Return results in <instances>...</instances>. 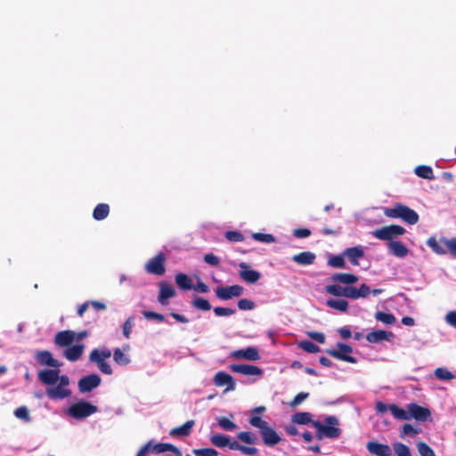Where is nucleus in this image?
Instances as JSON below:
<instances>
[{"label":"nucleus","mask_w":456,"mask_h":456,"mask_svg":"<svg viewBox=\"0 0 456 456\" xmlns=\"http://www.w3.org/2000/svg\"><path fill=\"white\" fill-rule=\"evenodd\" d=\"M312 425L316 428L317 437L320 440L323 437L337 438L341 434V430L338 428V419L335 416H329L325 418L324 423L313 421Z\"/></svg>","instance_id":"nucleus-1"},{"label":"nucleus","mask_w":456,"mask_h":456,"mask_svg":"<svg viewBox=\"0 0 456 456\" xmlns=\"http://www.w3.org/2000/svg\"><path fill=\"white\" fill-rule=\"evenodd\" d=\"M427 245L437 255L450 254L456 257V237L445 238L430 237L427 240Z\"/></svg>","instance_id":"nucleus-2"},{"label":"nucleus","mask_w":456,"mask_h":456,"mask_svg":"<svg viewBox=\"0 0 456 456\" xmlns=\"http://www.w3.org/2000/svg\"><path fill=\"white\" fill-rule=\"evenodd\" d=\"M384 214L390 218H401L410 224H415L419 221L417 212L402 204H395L393 208H385Z\"/></svg>","instance_id":"nucleus-3"},{"label":"nucleus","mask_w":456,"mask_h":456,"mask_svg":"<svg viewBox=\"0 0 456 456\" xmlns=\"http://www.w3.org/2000/svg\"><path fill=\"white\" fill-rule=\"evenodd\" d=\"M69 379L68 376H61L57 386L51 387L46 389V395L50 399L61 400L70 395L71 391L69 388Z\"/></svg>","instance_id":"nucleus-4"},{"label":"nucleus","mask_w":456,"mask_h":456,"mask_svg":"<svg viewBox=\"0 0 456 456\" xmlns=\"http://www.w3.org/2000/svg\"><path fill=\"white\" fill-rule=\"evenodd\" d=\"M405 229L403 226L391 224L383 226L371 232V234L376 239L380 240L394 241L393 240L404 234Z\"/></svg>","instance_id":"nucleus-5"},{"label":"nucleus","mask_w":456,"mask_h":456,"mask_svg":"<svg viewBox=\"0 0 456 456\" xmlns=\"http://www.w3.org/2000/svg\"><path fill=\"white\" fill-rule=\"evenodd\" d=\"M97 411V407L85 401L70 405L68 413L75 419H84Z\"/></svg>","instance_id":"nucleus-6"},{"label":"nucleus","mask_w":456,"mask_h":456,"mask_svg":"<svg viewBox=\"0 0 456 456\" xmlns=\"http://www.w3.org/2000/svg\"><path fill=\"white\" fill-rule=\"evenodd\" d=\"M337 347L338 349L327 350V354L336 359L342 360L350 363H355L357 362L354 357L348 355V354L353 352L352 346L344 343H338Z\"/></svg>","instance_id":"nucleus-7"},{"label":"nucleus","mask_w":456,"mask_h":456,"mask_svg":"<svg viewBox=\"0 0 456 456\" xmlns=\"http://www.w3.org/2000/svg\"><path fill=\"white\" fill-rule=\"evenodd\" d=\"M230 358L236 360L258 361L260 354L256 347L248 346L247 348L234 350L230 354Z\"/></svg>","instance_id":"nucleus-8"},{"label":"nucleus","mask_w":456,"mask_h":456,"mask_svg":"<svg viewBox=\"0 0 456 456\" xmlns=\"http://www.w3.org/2000/svg\"><path fill=\"white\" fill-rule=\"evenodd\" d=\"M244 289L240 285L218 287L216 290V297L222 300L238 297L243 294Z\"/></svg>","instance_id":"nucleus-9"},{"label":"nucleus","mask_w":456,"mask_h":456,"mask_svg":"<svg viewBox=\"0 0 456 456\" xmlns=\"http://www.w3.org/2000/svg\"><path fill=\"white\" fill-rule=\"evenodd\" d=\"M165 256L162 253L158 254L153 258L150 259L145 265V269L149 273L162 275L165 273Z\"/></svg>","instance_id":"nucleus-10"},{"label":"nucleus","mask_w":456,"mask_h":456,"mask_svg":"<svg viewBox=\"0 0 456 456\" xmlns=\"http://www.w3.org/2000/svg\"><path fill=\"white\" fill-rule=\"evenodd\" d=\"M213 381L216 387L226 386L224 393L233 391L236 388V384L232 375L224 371L216 372L214 376Z\"/></svg>","instance_id":"nucleus-11"},{"label":"nucleus","mask_w":456,"mask_h":456,"mask_svg":"<svg viewBox=\"0 0 456 456\" xmlns=\"http://www.w3.org/2000/svg\"><path fill=\"white\" fill-rule=\"evenodd\" d=\"M230 370L233 372L245 376H256L261 378L264 374V371L261 368L249 364H232L230 366Z\"/></svg>","instance_id":"nucleus-12"},{"label":"nucleus","mask_w":456,"mask_h":456,"mask_svg":"<svg viewBox=\"0 0 456 456\" xmlns=\"http://www.w3.org/2000/svg\"><path fill=\"white\" fill-rule=\"evenodd\" d=\"M159 291L158 296V301L162 305H167L168 304V299L175 297L176 291L172 284L166 281L159 282Z\"/></svg>","instance_id":"nucleus-13"},{"label":"nucleus","mask_w":456,"mask_h":456,"mask_svg":"<svg viewBox=\"0 0 456 456\" xmlns=\"http://www.w3.org/2000/svg\"><path fill=\"white\" fill-rule=\"evenodd\" d=\"M101 383V378L96 374H91L82 378L78 382V388L81 393L91 391Z\"/></svg>","instance_id":"nucleus-14"},{"label":"nucleus","mask_w":456,"mask_h":456,"mask_svg":"<svg viewBox=\"0 0 456 456\" xmlns=\"http://www.w3.org/2000/svg\"><path fill=\"white\" fill-rule=\"evenodd\" d=\"M240 266V277L246 282L249 283H255L256 282L260 277L261 274L259 272L256 270H252L248 268V265L242 262L239 265Z\"/></svg>","instance_id":"nucleus-15"},{"label":"nucleus","mask_w":456,"mask_h":456,"mask_svg":"<svg viewBox=\"0 0 456 456\" xmlns=\"http://www.w3.org/2000/svg\"><path fill=\"white\" fill-rule=\"evenodd\" d=\"M408 410L409 415H411V419L414 418L419 421L427 420L431 415V412L428 408L419 406L416 403H410L408 405Z\"/></svg>","instance_id":"nucleus-16"},{"label":"nucleus","mask_w":456,"mask_h":456,"mask_svg":"<svg viewBox=\"0 0 456 456\" xmlns=\"http://www.w3.org/2000/svg\"><path fill=\"white\" fill-rule=\"evenodd\" d=\"M367 450L376 456H391L392 450L387 444H380L378 442H369L366 445Z\"/></svg>","instance_id":"nucleus-17"},{"label":"nucleus","mask_w":456,"mask_h":456,"mask_svg":"<svg viewBox=\"0 0 456 456\" xmlns=\"http://www.w3.org/2000/svg\"><path fill=\"white\" fill-rule=\"evenodd\" d=\"M77 333L72 330H64L58 332L54 341L60 346H68L76 342Z\"/></svg>","instance_id":"nucleus-18"},{"label":"nucleus","mask_w":456,"mask_h":456,"mask_svg":"<svg viewBox=\"0 0 456 456\" xmlns=\"http://www.w3.org/2000/svg\"><path fill=\"white\" fill-rule=\"evenodd\" d=\"M59 370H44L38 372V379L45 385H54L60 381Z\"/></svg>","instance_id":"nucleus-19"},{"label":"nucleus","mask_w":456,"mask_h":456,"mask_svg":"<svg viewBox=\"0 0 456 456\" xmlns=\"http://www.w3.org/2000/svg\"><path fill=\"white\" fill-rule=\"evenodd\" d=\"M36 359L41 365L44 366L54 368L61 366V363L53 357L52 354L49 351H38L36 354Z\"/></svg>","instance_id":"nucleus-20"},{"label":"nucleus","mask_w":456,"mask_h":456,"mask_svg":"<svg viewBox=\"0 0 456 456\" xmlns=\"http://www.w3.org/2000/svg\"><path fill=\"white\" fill-rule=\"evenodd\" d=\"M394 338V334L390 331L374 330L367 334L366 339L370 343H379L381 341H390Z\"/></svg>","instance_id":"nucleus-21"},{"label":"nucleus","mask_w":456,"mask_h":456,"mask_svg":"<svg viewBox=\"0 0 456 456\" xmlns=\"http://www.w3.org/2000/svg\"><path fill=\"white\" fill-rule=\"evenodd\" d=\"M265 444L274 446L280 443L281 437L270 426L260 432Z\"/></svg>","instance_id":"nucleus-22"},{"label":"nucleus","mask_w":456,"mask_h":456,"mask_svg":"<svg viewBox=\"0 0 456 456\" xmlns=\"http://www.w3.org/2000/svg\"><path fill=\"white\" fill-rule=\"evenodd\" d=\"M84 348L85 346L83 344L77 343L76 345L68 347L64 351V355L69 361L75 362L82 355Z\"/></svg>","instance_id":"nucleus-23"},{"label":"nucleus","mask_w":456,"mask_h":456,"mask_svg":"<svg viewBox=\"0 0 456 456\" xmlns=\"http://www.w3.org/2000/svg\"><path fill=\"white\" fill-rule=\"evenodd\" d=\"M387 247L390 253L397 257H404L409 253V249L397 240L388 242Z\"/></svg>","instance_id":"nucleus-24"},{"label":"nucleus","mask_w":456,"mask_h":456,"mask_svg":"<svg viewBox=\"0 0 456 456\" xmlns=\"http://www.w3.org/2000/svg\"><path fill=\"white\" fill-rule=\"evenodd\" d=\"M110 355L111 352L108 348L94 349L90 354L89 359L91 362L99 364L100 362H105Z\"/></svg>","instance_id":"nucleus-25"},{"label":"nucleus","mask_w":456,"mask_h":456,"mask_svg":"<svg viewBox=\"0 0 456 456\" xmlns=\"http://www.w3.org/2000/svg\"><path fill=\"white\" fill-rule=\"evenodd\" d=\"M151 452H154V453H160V452H172L177 454L178 456H182L181 452L179 451V449L176 448L175 446L172 445L171 444H164V443L152 444L151 442Z\"/></svg>","instance_id":"nucleus-26"},{"label":"nucleus","mask_w":456,"mask_h":456,"mask_svg":"<svg viewBox=\"0 0 456 456\" xmlns=\"http://www.w3.org/2000/svg\"><path fill=\"white\" fill-rule=\"evenodd\" d=\"M363 250L361 247H354L346 249L344 255L349 259V261L354 265H359V259L363 256Z\"/></svg>","instance_id":"nucleus-27"},{"label":"nucleus","mask_w":456,"mask_h":456,"mask_svg":"<svg viewBox=\"0 0 456 456\" xmlns=\"http://www.w3.org/2000/svg\"><path fill=\"white\" fill-rule=\"evenodd\" d=\"M315 255L312 252L305 251L293 256L292 260L301 265H309L314 263Z\"/></svg>","instance_id":"nucleus-28"},{"label":"nucleus","mask_w":456,"mask_h":456,"mask_svg":"<svg viewBox=\"0 0 456 456\" xmlns=\"http://www.w3.org/2000/svg\"><path fill=\"white\" fill-rule=\"evenodd\" d=\"M194 424V420H188L181 427L173 428L170 431V435L172 436H186L191 433Z\"/></svg>","instance_id":"nucleus-29"},{"label":"nucleus","mask_w":456,"mask_h":456,"mask_svg":"<svg viewBox=\"0 0 456 456\" xmlns=\"http://www.w3.org/2000/svg\"><path fill=\"white\" fill-rule=\"evenodd\" d=\"M175 281L176 285L183 290H189L192 289V281L191 279L184 273H177L175 277Z\"/></svg>","instance_id":"nucleus-30"},{"label":"nucleus","mask_w":456,"mask_h":456,"mask_svg":"<svg viewBox=\"0 0 456 456\" xmlns=\"http://www.w3.org/2000/svg\"><path fill=\"white\" fill-rule=\"evenodd\" d=\"M333 281H338L343 284H354L358 281V277L350 273H336L331 277Z\"/></svg>","instance_id":"nucleus-31"},{"label":"nucleus","mask_w":456,"mask_h":456,"mask_svg":"<svg viewBox=\"0 0 456 456\" xmlns=\"http://www.w3.org/2000/svg\"><path fill=\"white\" fill-rule=\"evenodd\" d=\"M326 305L335 310H338L341 313H345L348 308V302L344 299H329L326 302Z\"/></svg>","instance_id":"nucleus-32"},{"label":"nucleus","mask_w":456,"mask_h":456,"mask_svg":"<svg viewBox=\"0 0 456 456\" xmlns=\"http://www.w3.org/2000/svg\"><path fill=\"white\" fill-rule=\"evenodd\" d=\"M389 411L394 415L395 418L402 420L411 419V415H409V410L405 411L395 404L389 405Z\"/></svg>","instance_id":"nucleus-33"},{"label":"nucleus","mask_w":456,"mask_h":456,"mask_svg":"<svg viewBox=\"0 0 456 456\" xmlns=\"http://www.w3.org/2000/svg\"><path fill=\"white\" fill-rule=\"evenodd\" d=\"M110 208L107 204H99L95 207L93 216L96 220H103L109 215Z\"/></svg>","instance_id":"nucleus-34"},{"label":"nucleus","mask_w":456,"mask_h":456,"mask_svg":"<svg viewBox=\"0 0 456 456\" xmlns=\"http://www.w3.org/2000/svg\"><path fill=\"white\" fill-rule=\"evenodd\" d=\"M415 174L421 178L433 180L435 179V175L433 170L428 166H419L415 168Z\"/></svg>","instance_id":"nucleus-35"},{"label":"nucleus","mask_w":456,"mask_h":456,"mask_svg":"<svg viewBox=\"0 0 456 456\" xmlns=\"http://www.w3.org/2000/svg\"><path fill=\"white\" fill-rule=\"evenodd\" d=\"M292 421L296 424H312V414L309 412H297L292 416Z\"/></svg>","instance_id":"nucleus-36"},{"label":"nucleus","mask_w":456,"mask_h":456,"mask_svg":"<svg viewBox=\"0 0 456 456\" xmlns=\"http://www.w3.org/2000/svg\"><path fill=\"white\" fill-rule=\"evenodd\" d=\"M327 293L335 297H346V287H341L337 284H330L325 287Z\"/></svg>","instance_id":"nucleus-37"},{"label":"nucleus","mask_w":456,"mask_h":456,"mask_svg":"<svg viewBox=\"0 0 456 456\" xmlns=\"http://www.w3.org/2000/svg\"><path fill=\"white\" fill-rule=\"evenodd\" d=\"M13 414L17 419H19L26 423H28L31 421L29 411L28 409V407H26V406L18 407L17 409H15Z\"/></svg>","instance_id":"nucleus-38"},{"label":"nucleus","mask_w":456,"mask_h":456,"mask_svg":"<svg viewBox=\"0 0 456 456\" xmlns=\"http://www.w3.org/2000/svg\"><path fill=\"white\" fill-rule=\"evenodd\" d=\"M249 424L252 427L258 428L260 432L269 427V424L265 420L262 419V418L257 415L250 416Z\"/></svg>","instance_id":"nucleus-39"},{"label":"nucleus","mask_w":456,"mask_h":456,"mask_svg":"<svg viewBox=\"0 0 456 456\" xmlns=\"http://www.w3.org/2000/svg\"><path fill=\"white\" fill-rule=\"evenodd\" d=\"M375 318L376 320L387 325H393L396 321L395 317L393 314L384 312H377L375 314Z\"/></svg>","instance_id":"nucleus-40"},{"label":"nucleus","mask_w":456,"mask_h":456,"mask_svg":"<svg viewBox=\"0 0 456 456\" xmlns=\"http://www.w3.org/2000/svg\"><path fill=\"white\" fill-rule=\"evenodd\" d=\"M435 376L441 380H451L455 378V376L446 368H437L435 370Z\"/></svg>","instance_id":"nucleus-41"},{"label":"nucleus","mask_w":456,"mask_h":456,"mask_svg":"<svg viewBox=\"0 0 456 456\" xmlns=\"http://www.w3.org/2000/svg\"><path fill=\"white\" fill-rule=\"evenodd\" d=\"M210 441L216 447H225L229 444V437L224 435H214Z\"/></svg>","instance_id":"nucleus-42"},{"label":"nucleus","mask_w":456,"mask_h":456,"mask_svg":"<svg viewBox=\"0 0 456 456\" xmlns=\"http://www.w3.org/2000/svg\"><path fill=\"white\" fill-rule=\"evenodd\" d=\"M114 361L119 365H126L130 362L128 355L123 353L119 348H117L113 354Z\"/></svg>","instance_id":"nucleus-43"},{"label":"nucleus","mask_w":456,"mask_h":456,"mask_svg":"<svg viewBox=\"0 0 456 456\" xmlns=\"http://www.w3.org/2000/svg\"><path fill=\"white\" fill-rule=\"evenodd\" d=\"M217 423L223 429L227 431H232L237 428V425L225 417L218 418Z\"/></svg>","instance_id":"nucleus-44"},{"label":"nucleus","mask_w":456,"mask_h":456,"mask_svg":"<svg viewBox=\"0 0 456 456\" xmlns=\"http://www.w3.org/2000/svg\"><path fill=\"white\" fill-rule=\"evenodd\" d=\"M252 238L255 240L264 242V243H273L276 241V239L272 234L256 232L252 234Z\"/></svg>","instance_id":"nucleus-45"},{"label":"nucleus","mask_w":456,"mask_h":456,"mask_svg":"<svg viewBox=\"0 0 456 456\" xmlns=\"http://www.w3.org/2000/svg\"><path fill=\"white\" fill-rule=\"evenodd\" d=\"M192 305L197 309L203 310V311H208L211 309L210 303L207 299L202 298V297H195L192 302Z\"/></svg>","instance_id":"nucleus-46"},{"label":"nucleus","mask_w":456,"mask_h":456,"mask_svg":"<svg viewBox=\"0 0 456 456\" xmlns=\"http://www.w3.org/2000/svg\"><path fill=\"white\" fill-rule=\"evenodd\" d=\"M298 346L307 353H317L320 351L319 346H317L313 342L307 340L300 341L298 343Z\"/></svg>","instance_id":"nucleus-47"},{"label":"nucleus","mask_w":456,"mask_h":456,"mask_svg":"<svg viewBox=\"0 0 456 456\" xmlns=\"http://www.w3.org/2000/svg\"><path fill=\"white\" fill-rule=\"evenodd\" d=\"M417 448L421 456H436L433 449L423 442L418 443Z\"/></svg>","instance_id":"nucleus-48"},{"label":"nucleus","mask_w":456,"mask_h":456,"mask_svg":"<svg viewBox=\"0 0 456 456\" xmlns=\"http://www.w3.org/2000/svg\"><path fill=\"white\" fill-rule=\"evenodd\" d=\"M394 450L397 456H411L409 447L402 443L394 444Z\"/></svg>","instance_id":"nucleus-49"},{"label":"nucleus","mask_w":456,"mask_h":456,"mask_svg":"<svg viewBox=\"0 0 456 456\" xmlns=\"http://www.w3.org/2000/svg\"><path fill=\"white\" fill-rule=\"evenodd\" d=\"M238 438L240 441L249 444H255L256 440V436L250 432H240L238 434Z\"/></svg>","instance_id":"nucleus-50"},{"label":"nucleus","mask_w":456,"mask_h":456,"mask_svg":"<svg viewBox=\"0 0 456 456\" xmlns=\"http://www.w3.org/2000/svg\"><path fill=\"white\" fill-rule=\"evenodd\" d=\"M193 453L196 456H218V452L212 448L195 449Z\"/></svg>","instance_id":"nucleus-51"},{"label":"nucleus","mask_w":456,"mask_h":456,"mask_svg":"<svg viewBox=\"0 0 456 456\" xmlns=\"http://www.w3.org/2000/svg\"><path fill=\"white\" fill-rule=\"evenodd\" d=\"M328 264L333 267L342 268L345 265V260L340 256H334L329 259Z\"/></svg>","instance_id":"nucleus-52"},{"label":"nucleus","mask_w":456,"mask_h":456,"mask_svg":"<svg viewBox=\"0 0 456 456\" xmlns=\"http://www.w3.org/2000/svg\"><path fill=\"white\" fill-rule=\"evenodd\" d=\"M238 307L240 310H252L255 307V303L249 299L242 298L238 301Z\"/></svg>","instance_id":"nucleus-53"},{"label":"nucleus","mask_w":456,"mask_h":456,"mask_svg":"<svg viewBox=\"0 0 456 456\" xmlns=\"http://www.w3.org/2000/svg\"><path fill=\"white\" fill-rule=\"evenodd\" d=\"M214 313L217 316H229L235 314V310L232 308H226V307H215Z\"/></svg>","instance_id":"nucleus-54"},{"label":"nucleus","mask_w":456,"mask_h":456,"mask_svg":"<svg viewBox=\"0 0 456 456\" xmlns=\"http://www.w3.org/2000/svg\"><path fill=\"white\" fill-rule=\"evenodd\" d=\"M134 318L129 317L123 325V334L126 338H129L133 329Z\"/></svg>","instance_id":"nucleus-55"},{"label":"nucleus","mask_w":456,"mask_h":456,"mask_svg":"<svg viewBox=\"0 0 456 456\" xmlns=\"http://www.w3.org/2000/svg\"><path fill=\"white\" fill-rule=\"evenodd\" d=\"M307 397L308 393L301 392L295 396V398L290 402L289 405L291 407H296L303 403Z\"/></svg>","instance_id":"nucleus-56"},{"label":"nucleus","mask_w":456,"mask_h":456,"mask_svg":"<svg viewBox=\"0 0 456 456\" xmlns=\"http://www.w3.org/2000/svg\"><path fill=\"white\" fill-rule=\"evenodd\" d=\"M143 316L146 318V319H155L159 322H163L164 321V315L160 314H158V313H155V312H151V311H144L142 313Z\"/></svg>","instance_id":"nucleus-57"},{"label":"nucleus","mask_w":456,"mask_h":456,"mask_svg":"<svg viewBox=\"0 0 456 456\" xmlns=\"http://www.w3.org/2000/svg\"><path fill=\"white\" fill-rule=\"evenodd\" d=\"M445 322L456 329V311H451L445 315Z\"/></svg>","instance_id":"nucleus-58"},{"label":"nucleus","mask_w":456,"mask_h":456,"mask_svg":"<svg viewBox=\"0 0 456 456\" xmlns=\"http://www.w3.org/2000/svg\"><path fill=\"white\" fill-rule=\"evenodd\" d=\"M225 237L232 241H241L243 240V236L237 232H227Z\"/></svg>","instance_id":"nucleus-59"},{"label":"nucleus","mask_w":456,"mask_h":456,"mask_svg":"<svg viewBox=\"0 0 456 456\" xmlns=\"http://www.w3.org/2000/svg\"><path fill=\"white\" fill-rule=\"evenodd\" d=\"M204 260L207 264L210 265H217L219 264V258L214 254H206L204 256Z\"/></svg>","instance_id":"nucleus-60"},{"label":"nucleus","mask_w":456,"mask_h":456,"mask_svg":"<svg viewBox=\"0 0 456 456\" xmlns=\"http://www.w3.org/2000/svg\"><path fill=\"white\" fill-rule=\"evenodd\" d=\"M358 290V297L361 298V297H368L370 294V289L368 285L366 284H362L360 286L359 289H357Z\"/></svg>","instance_id":"nucleus-61"},{"label":"nucleus","mask_w":456,"mask_h":456,"mask_svg":"<svg viewBox=\"0 0 456 456\" xmlns=\"http://www.w3.org/2000/svg\"><path fill=\"white\" fill-rule=\"evenodd\" d=\"M240 452H241L243 454L248 455V456H255L258 452L256 448H255V447H248V446H244V445L240 446Z\"/></svg>","instance_id":"nucleus-62"},{"label":"nucleus","mask_w":456,"mask_h":456,"mask_svg":"<svg viewBox=\"0 0 456 456\" xmlns=\"http://www.w3.org/2000/svg\"><path fill=\"white\" fill-rule=\"evenodd\" d=\"M308 336L315 341L323 344L325 342V336L321 332L312 331L308 332Z\"/></svg>","instance_id":"nucleus-63"},{"label":"nucleus","mask_w":456,"mask_h":456,"mask_svg":"<svg viewBox=\"0 0 456 456\" xmlns=\"http://www.w3.org/2000/svg\"><path fill=\"white\" fill-rule=\"evenodd\" d=\"M97 366L99 370L104 374L110 375L112 373V369L110 365L108 362H106V361L100 362L99 364H97Z\"/></svg>","instance_id":"nucleus-64"}]
</instances>
